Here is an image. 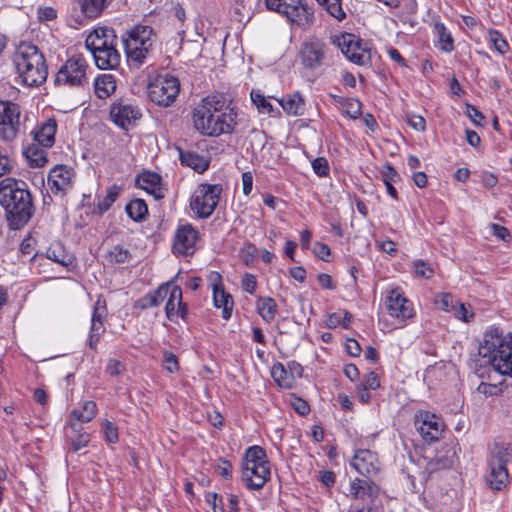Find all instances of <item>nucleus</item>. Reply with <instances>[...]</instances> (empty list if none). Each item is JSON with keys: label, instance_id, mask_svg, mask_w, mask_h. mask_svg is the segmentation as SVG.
<instances>
[{"label": "nucleus", "instance_id": "1", "mask_svg": "<svg viewBox=\"0 0 512 512\" xmlns=\"http://www.w3.org/2000/svg\"><path fill=\"white\" fill-rule=\"evenodd\" d=\"M192 121L194 128L201 135L219 137L235 132L238 126V112L232 100L224 94H211L196 105Z\"/></svg>", "mask_w": 512, "mask_h": 512}, {"label": "nucleus", "instance_id": "2", "mask_svg": "<svg viewBox=\"0 0 512 512\" xmlns=\"http://www.w3.org/2000/svg\"><path fill=\"white\" fill-rule=\"evenodd\" d=\"M0 205L6 213L10 229L24 227L34 214V205L27 184L7 177L0 181Z\"/></svg>", "mask_w": 512, "mask_h": 512}, {"label": "nucleus", "instance_id": "3", "mask_svg": "<svg viewBox=\"0 0 512 512\" xmlns=\"http://www.w3.org/2000/svg\"><path fill=\"white\" fill-rule=\"evenodd\" d=\"M478 353L496 372L512 377V332L504 333L498 327L488 328Z\"/></svg>", "mask_w": 512, "mask_h": 512}, {"label": "nucleus", "instance_id": "4", "mask_svg": "<svg viewBox=\"0 0 512 512\" xmlns=\"http://www.w3.org/2000/svg\"><path fill=\"white\" fill-rule=\"evenodd\" d=\"M13 64L24 85L38 86L47 78L45 58L32 43L22 42L18 45L13 55Z\"/></svg>", "mask_w": 512, "mask_h": 512}, {"label": "nucleus", "instance_id": "5", "mask_svg": "<svg viewBox=\"0 0 512 512\" xmlns=\"http://www.w3.org/2000/svg\"><path fill=\"white\" fill-rule=\"evenodd\" d=\"M155 40L152 27L135 25L122 35L124 51L129 62L140 67L148 57Z\"/></svg>", "mask_w": 512, "mask_h": 512}, {"label": "nucleus", "instance_id": "6", "mask_svg": "<svg viewBox=\"0 0 512 512\" xmlns=\"http://www.w3.org/2000/svg\"><path fill=\"white\" fill-rule=\"evenodd\" d=\"M270 474L265 450L257 445L249 447L242 465V477L246 486L252 490H260L270 478Z\"/></svg>", "mask_w": 512, "mask_h": 512}, {"label": "nucleus", "instance_id": "7", "mask_svg": "<svg viewBox=\"0 0 512 512\" xmlns=\"http://www.w3.org/2000/svg\"><path fill=\"white\" fill-rule=\"evenodd\" d=\"M266 7L284 15L294 26L303 31L309 30L315 23L314 9L303 0H265Z\"/></svg>", "mask_w": 512, "mask_h": 512}, {"label": "nucleus", "instance_id": "8", "mask_svg": "<svg viewBox=\"0 0 512 512\" xmlns=\"http://www.w3.org/2000/svg\"><path fill=\"white\" fill-rule=\"evenodd\" d=\"M266 7L284 15L294 26L303 31L309 30L315 23L314 9L303 0H265Z\"/></svg>", "mask_w": 512, "mask_h": 512}, {"label": "nucleus", "instance_id": "9", "mask_svg": "<svg viewBox=\"0 0 512 512\" xmlns=\"http://www.w3.org/2000/svg\"><path fill=\"white\" fill-rule=\"evenodd\" d=\"M223 189L219 184L201 183L190 197V209L199 219L209 218L215 211Z\"/></svg>", "mask_w": 512, "mask_h": 512}, {"label": "nucleus", "instance_id": "10", "mask_svg": "<svg viewBox=\"0 0 512 512\" xmlns=\"http://www.w3.org/2000/svg\"><path fill=\"white\" fill-rule=\"evenodd\" d=\"M512 459V449L508 446L496 445L489 460L490 472L486 481L493 490H501L509 483L507 464Z\"/></svg>", "mask_w": 512, "mask_h": 512}, {"label": "nucleus", "instance_id": "11", "mask_svg": "<svg viewBox=\"0 0 512 512\" xmlns=\"http://www.w3.org/2000/svg\"><path fill=\"white\" fill-rule=\"evenodd\" d=\"M179 91L180 82L178 78L169 74L158 75L147 87L149 99L161 107L171 106L175 102Z\"/></svg>", "mask_w": 512, "mask_h": 512}, {"label": "nucleus", "instance_id": "12", "mask_svg": "<svg viewBox=\"0 0 512 512\" xmlns=\"http://www.w3.org/2000/svg\"><path fill=\"white\" fill-rule=\"evenodd\" d=\"M88 64L82 55L70 57L58 70L55 83L65 86H84Z\"/></svg>", "mask_w": 512, "mask_h": 512}, {"label": "nucleus", "instance_id": "13", "mask_svg": "<svg viewBox=\"0 0 512 512\" xmlns=\"http://www.w3.org/2000/svg\"><path fill=\"white\" fill-rule=\"evenodd\" d=\"M385 307L388 314L397 321L399 327H404L407 321L415 316L413 303L405 297L399 287L387 291Z\"/></svg>", "mask_w": 512, "mask_h": 512}, {"label": "nucleus", "instance_id": "14", "mask_svg": "<svg viewBox=\"0 0 512 512\" xmlns=\"http://www.w3.org/2000/svg\"><path fill=\"white\" fill-rule=\"evenodd\" d=\"M299 57L305 68L310 70L318 69L326 61L327 46L323 40L309 37L301 44Z\"/></svg>", "mask_w": 512, "mask_h": 512}, {"label": "nucleus", "instance_id": "15", "mask_svg": "<svg viewBox=\"0 0 512 512\" xmlns=\"http://www.w3.org/2000/svg\"><path fill=\"white\" fill-rule=\"evenodd\" d=\"M20 126V108L10 101H0V139L4 142L13 141Z\"/></svg>", "mask_w": 512, "mask_h": 512}, {"label": "nucleus", "instance_id": "16", "mask_svg": "<svg viewBox=\"0 0 512 512\" xmlns=\"http://www.w3.org/2000/svg\"><path fill=\"white\" fill-rule=\"evenodd\" d=\"M414 424L421 437L428 442L437 441L445 427L441 417L426 410L416 412Z\"/></svg>", "mask_w": 512, "mask_h": 512}, {"label": "nucleus", "instance_id": "17", "mask_svg": "<svg viewBox=\"0 0 512 512\" xmlns=\"http://www.w3.org/2000/svg\"><path fill=\"white\" fill-rule=\"evenodd\" d=\"M338 46L346 58L357 65H367L371 61V49L353 34L341 35L338 38Z\"/></svg>", "mask_w": 512, "mask_h": 512}, {"label": "nucleus", "instance_id": "18", "mask_svg": "<svg viewBox=\"0 0 512 512\" xmlns=\"http://www.w3.org/2000/svg\"><path fill=\"white\" fill-rule=\"evenodd\" d=\"M199 232L189 223L178 226L174 234L173 252L178 255H191L195 252Z\"/></svg>", "mask_w": 512, "mask_h": 512}, {"label": "nucleus", "instance_id": "19", "mask_svg": "<svg viewBox=\"0 0 512 512\" xmlns=\"http://www.w3.org/2000/svg\"><path fill=\"white\" fill-rule=\"evenodd\" d=\"M74 171L65 165H56L48 175V184L54 195L63 196L73 186Z\"/></svg>", "mask_w": 512, "mask_h": 512}, {"label": "nucleus", "instance_id": "20", "mask_svg": "<svg viewBox=\"0 0 512 512\" xmlns=\"http://www.w3.org/2000/svg\"><path fill=\"white\" fill-rule=\"evenodd\" d=\"M350 464L358 473L365 477L375 475L380 470V462L377 455L367 449L357 450Z\"/></svg>", "mask_w": 512, "mask_h": 512}, {"label": "nucleus", "instance_id": "21", "mask_svg": "<svg viewBox=\"0 0 512 512\" xmlns=\"http://www.w3.org/2000/svg\"><path fill=\"white\" fill-rule=\"evenodd\" d=\"M117 37L114 29L109 27H98L94 29L85 40L86 47L91 53L109 49L110 47L116 46Z\"/></svg>", "mask_w": 512, "mask_h": 512}, {"label": "nucleus", "instance_id": "22", "mask_svg": "<svg viewBox=\"0 0 512 512\" xmlns=\"http://www.w3.org/2000/svg\"><path fill=\"white\" fill-rule=\"evenodd\" d=\"M210 280L213 281V302L216 308L222 309V317L228 320L233 311L234 301L232 296L227 293L222 286L221 276L217 272H212Z\"/></svg>", "mask_w": 512, "mask_h": 512}, {"label": "nucleus", "instance_id": "23", "mask_svg": "<svg viewBox=\"0 0 512 512\" xmlns=\"http://www.w3.org/2000/svg\"><path fill=\"white\" fill-rule=\"evenodd\" d=\"M168 300L165 305V313L170 321L176 320L178 317L185 319L188 310L186 304L182 301V290L179 286L169 282Z\"/></svg>", "mask_w": 512, "mask_h": 512}, {"label": "nucleus", "instance_id": "24", "mask_svg": "<svg viewBox=\"0 0 512 512\" xmlns=\"http://www.w3.org/2000/svg\"><path fill=\"white\" fill-rule=\"evenodd\" d=\"M106 314L107 310L105 302H101V300H98L94 305L91 317V326L89 332V347L91 349H96L101 336L105 332L104 321L106 318Z\"/></svg>", "mask_w": 512, "mask_h": 512}, {"label": "nucleus", "instance_id": "25", "mask_svg": "<svg viewBox=\"0 0 512 512\" xmlns=\"http://www.w3.org/2000/svg\"><path fill=\"white\" fill-rule=\"evenodd\" d=\"M380 492L379 486L369 480L355 478L350 482L349 496L353 499L373 503Z\"/></svg>", "mask_w": 512, "mask_h": 512}, {"label": "nucleus", "instance_id": "26", "mask_svg": "<svg viewBox=\"0 0 512 512\" xmlns=\"http://www.w3.org/2000/svg\"><path fill=\"white\" fill-rule=\"evenodd\" d=\"M135 182L138 188L145 190L156 200L164 198L165 189L162 186L161 177L157 173L143 172L137 176Z\"/></svg>", "mask_w": 512, "mask_h": 512}, {"label": "nucleus", "instance_id": "27", "mask_svg": "<svg viewBox=\"0 0 512 512\" xmlns=\"http://www.w3.org/2000/svg\"><path fill=\"white\" fill-rule=\"evenodd\" d=\"M111 115L116 125L128 129L141 117V112L133 105L119 104L112 108Z\"/></svg>", "mask_w": 512, "mask_h": 512}, {"label": "nucleus", "instance_id": "28", "mask_svg": "<svg viewBox=\"0 0 512 512\" xmlns=\"http://www.w3.org/2000/svg\"><path fill=\"white\" fill-rule=\"evenodd\" d=\"M57 131V123L54 119L46 120L34 132V141L36 144L44 148H50L55 142V134Z\"/></svg>", "mask_w": 512, "mask_h": 512}, {"label": "nucleus", "instance_id": "29", "mask_svg": "<svg viewBox=\"0 0 512 512\" xmlns=\"http://www.w3.org/2000/svg\"><path fill=\"white\" fill-rule=\"evenodd\" d=\"M96 66L102 70L114 69L120 64V54L116 46L92 53Z\"/></svg>", "mask_w": 512, "mask_h": 512}, {"label": "nucleus", "instance_id": "30", "mask_svg": "<svg viewBox=\"0 0 512 512\" xmlns=\"http://www.w3.org/2000/svg\"><path fill=\"white\" fill-rule=\"evenodd\" d=\"M97 414V406L93 401H85L81 409H73L69 415L70 426L76 431L78 423H88Z\"/></svg>", "mask_w": 512, "mask_h": 512}, {"label": "nucleus", "instance_id": "31", "mask_svg": "<svg viewBox=\"0 0 512 512\" xmlns=\"http://www.w3.org/2000/svg\"><path fill=\"white\" fill-rule=\"evenodd\" d=\"M456 460V450L451 445H445L429 462L428 467L431 472L441 469L451 468Z\"/></svg>", "mask_w": 512, "mask_h": 512}, {"label": "nucleus", "instance_id": "32", "mask_svg": "<svg viewBox=\"0 0 512 512\" xmlns=\"http://www.w3.org/2000/svg\"><path fill=\"white\" fill-rule=\"evenodd\" d=\"M168 292H170L169 282L159 286L158 289L155 290L153 293H149V294L143 296L139 300L138 306L141 309H148V308L156 307L164 301V299L168 295Z\"/></svg>", "mask_w": 512, "mask_h": 512}, {"label": "nucleus", "instance_id": "33", "mask_svg": "<svg viewBox=\"0 0 512 512\" xmlns=\"http://www.w3.org/2000/svg\"><path fill=\"white\" fill-rule=\"evenodd\" d=\"M24 155L30 167L40 168L47 163V153L45 148L39 144L32 143L24 150Z\"/></svg>", "mask_w": 512, "mask_h": 512}, {"label": "nucleus", "instance_id": "34", "mask_svg": "<svg viewBox=\"0 0 512 512\" xmlns=\"http://www.w3.org/2000/svg\"><path fill=\"white\" fill-rule=\"evenodd\" d=\"M95 93L98 98L105 99L116 90V80L111 74H102L96 78Z\"/></svg>", "mask_w": 512, "mask_h": 512}, {"label": "nucleus", "instance_id": "35", "mask_svg": "<svg viewBox=\"0 0 512 512\" xmlns=\"http://www.w3.org/2000/svg\"><path fill=\"white\" fill-rule=\"evenodd\" d=\"M433 33L437 38L439 49L441 51L450 53L454 50L453 37L443 23H435L433 27Z\"/></svg>", "mask_w": 512, "mask_h": 512}, {"label": "nucleus", "instance_id": "36", "mask_svg": "<svg viewBox=\"0 0 512 512\" xmlns=\"http://www.w3.org/2000/svg\"><path fill=\"white\" fill-rule=\"evenodd\" d=\"M258 314L266 323H271L277 313L276 301L271 297H259L256 301Z\"/></svg>", "mask_w": 512, "mask_h": 512}, {"label": "nucleus", "instance_id": "37", "mask_svg": "<svg viewBox=\"0 0 512 512\" xmlns=\"http://www.w3.org/2000/svg\"><path fill=\"white\" fill-rule=\"evenodd\" d=\"M283 110L288 115H302L304 112V100L299 93L287 95L279 100Z\"/></svg>", "mask_w": 512, "mask_h": 512}, {"label": "nucleus", "instance_id": "38", "mask_svg": "<svg viewBox=\"0 0 512 512\" xmlns=\"http://www.w3.org/2000/svg\"><path fill=\"white\" fill-rule=\"evenodd\" d=\"M180 160L183 165L191 167L199 173L207 170L209 166V161L206 157L201 156L197 152L193 151L181 152Z\"/></svg>", "mask_w": 512, "mask_h": 512}, {"label": "nucleus", "instance_id": "39", "mask_svg": "<svg viewBox=\"0 0 512 512\" xmlns=\"http://www.w3.org/2000/svg\"><path fill=\"white\" fill-rule=\"evenodd\" d=\"M121 192V187L114 184L107 188L106 194L104 197L100 198L98 197L97 204L94 208V212L102 215L106 211L110 209L112 204L116 201V199L119 197Z\"/></svg>", "mask_w": 512, "mask_h": 512}, {"label": "nucleus", "instance_id": "40", "mask_svg": "<svg viewBox=\"0 0 512 512\" xmlns=\"http://www.w3.org/2000/svg\"><path fill=\"white\" fill-rule=\"evenodd\" d=\"M81 12L87 18L98 17L107 6V0H77Z\"/></svg>", "mask_w": 512, "mask_h": 512}, {"label": "nucleus", "instance_id": "41", "mask_svg": "<svg viewBox=\"0 0 512 512\" xmlns=\"http://www.w3.org/2000/svg\"><path fill=\"white\" fill-rule=\"evenodd\" d=\"M125 211L132 220L141 222L148 215V206L144 200L138 198L130 201L126 205Z\"/></svg>", "mask_w": 512, "mask_h": 512}, {"label": "nucleus", "instance_id": "42", "mask_svg": "<svg viewBox=\"0 0 512 512\" xmlns=\"http://www.w3.org/2000/svg\"><path fill=\"white\" fill-rule=\"evenodd\" d=\"M271 376L280 387H291L292 379L282 363H275L272 366Z\"/></svg>", "mask_w": 512, "mask_h": 512}, {"label": "nucleus", "instance_id": "43", "mask_svg": "<svg viewBox=\"0 0 512 512\" xmlns=\"http://www.w3.org/2000/svg\"><path fill=\"white\" fill-rule=\"evenodd\" d=\"M489 44L501 55H504L509 50V45L503 35L497 30L488 31Z\"/></svg>", "mask_w": 512, "mask_h": 512}, {"label": "nucleus", "instance_id": "44", "mask_svg": "<svg viewBox=\"0 0 512 512\" xmlns=\"http://www.w3.org/2000/svg\"><path fill=\"white\" fill-rule=\"evenodd\" d=\"M341 1L342 0H317V2L323 6L332 17L339 21L346 17Z\"/></svg>", "mask_w": 512, "mask_h": 512}, {"label": "nucleus", "instance_id": "45", "mask_svg": "<svg viewBox=\"0 0 512 512\" xmlns=\"http://www.w3.org/2000/svg\"><path fill=\"white\" fill-rule=\"evenodd\" d=\"M47 258L61 264L62 266H67L71 262V257L64 251L61 245H51L47 249Z\"/></svg>", "mask_w": 512, "mask_h": 512}, {"label": "nucleus", "instance_id": "46", "mask_svg": "<svg viewBox=\"0 0 512 512\" xmlns=\"http://www.w3.org/2000/svg\"><path fill=\"white\" fill-rule=\"evenodd\" d=\"M250 96L259 113L273 114L274 108L272 104L260 92L252 91Z\"/></svg>", "mask_w": 512, "mask_h": 512}, {"label": "nucleus", "instance_id": "47", "mask_svg": "<svg viewBox=\"0 0 512 512\" xmlns=\"http://www.w3.org/2000/svg\"><path fill=\"white\" fill-rule=\"evenodd\" d=\"M131 257V254L128 249L124 248L121 245L114 246L108 252V260L114 263H125L128 262Z\"/></svg>", "mask_w": 512, "mask_h": 512}, {"label": "nucleus", "instance_id": "48", "mask_svg": "<svg viewBox=\"0 0 512 512\" xmlns=\"http://www.w3.org/2000/svg\"><path fill=\"white\" fill-rule=\"evenodd\" d=\"M456 302L450 293H441L435 299L436 307L445 312H452Z\"/></svg>", "mask_w": 512, "mask_h": 512}, {"label": "nucleus", "instance_id": "49", "mask_svg": "<svg viewBox=\"0 0 512 512\" xmlns=\"http://www.w3.org/2000/svg\"><path fill=\"white\" fill-rule=\"evenodd\" d=\"M451 313H453L456 319L464 322H469L474 318V312L470 306H466L464 303L456 302Z\"/></svg>", "mask_w": 512, "mask_h": 512}, {"label": "nucleus", "instance_id": "50", "mask_svg": "<svg viewBox=\"0 0 512 512\" xmlns=\"http://www.w3.org/2000/svg\"><path fill=\"white\" fill-rule=\"evenodd\" d=\"M413 268H414V273L417 277H421L424 279H430L434 275L433 267L429 263H427L423 260L414 261Z\"/></svg>", "mask_w": 512, "mask_h": 512}, {"label": "nucleus", "instance_id": "51", "mask_svg": "<svg viewBox=\"0 0 512 512\" xmlns=\"http://www.w3.org/2000/svg\"><path fill=\"white\" fill-rule=\"evenodd\" d=\"M102 428L104 431L105 440L108 443L114 444V443L118 442V440H119L118 429L112 422L105 420L102 423Z\"/></svg>", "mask_w": 512, "mask_h": 512}, {"label": "nucleus", "instance_id": "52", "mask_svg": "<svg viewBox=\"0 0 512 512\" xmlns=\"http://www.w3.org/2000/svg\"><path fill=\"white\" fill-rule=\"evenodd\" d=\"M163 366L170 373L177 372L179 370V362L176 355L170 351H164Z\"/></svg>", "mask_w": 512, "mask_h": 512}, {"label": "nucleus", "instance_id": "53", "mask_svg": "<svg viewBox=\"0 0 512 512\" xmlns=\"http://www.w3.org/2000/svg\"><path fill=\"white\" fill-rule=\"evenodd\" d=\"M206 501L212 508L213 512H225L223 498L215 492L206 494Z\"/></svg>", "mask_w": 512, "mask_h": 512}, {"label": "nucleus", "instance_id": "54", "mask_svg": "<svg viewBox=\"0 0 512 512\" xmlns=\"http://www.w3.org/2000/svg\"><path fill=\"white\" fill-rule=\"evenodd\" d=\"M344 107L346 115L352 119H357L361 115V103L356 99H348Z\"/></svg>", "mask_w": 512, "mask_h": 512}, {"label": "nucleus", "instance_id": "55", "mask_svg": "<svg viewBox=\"0 0 512 512\" xmlns=\"http://www.w3.org/2000/svg\"><path fill=\"white\" fill-rule=\"evenodd\" d=\"M312 168L319 177H325L329 174L328 161L324 157H318L312 161Z\"/></svg>", "mask_w": 512, "mask_h": 512}, {"label": "nucleus", "instance_id": "56", "mask_svg": "<svg viewBox=\"0 0 512 512\" xmlns=\"http://www.w3.org/2000/svg\"><path fill=\"white\" fill-rule=\"evenodd\" d=\"M241 253H242V260H243L244 264L248 267H251L253 265L256 255H257L256 246L252 243H248L241 250Z\"/></svg>", "mask_w": 512, "mask_h": 512}, {"label": "nucleus", "instance_id": "57", "mask_svg": "<svg viewBox=\"0 0 512 512\" xmlns=\"http://www.w3.org/2000/svg\"><path fill=\"white\" fill-rule=\"evenodd\" d=\"M242 289L248 294H254L257 288V280L253 274H244L241 281Z\"/></svg>", "mask_w": 512, "mask_h": 512}, {"label": "nucleus", "instance_id": "58", "mask_svg": "<svg viewBox=\"0 0 512 512\" xmlns=\"http://www.w3.org/2000/svg\"><path fill=\"white\" fill-rule=\"evenodd\" d=\"M490 232L493 236L503 241H509L511 237L506 227L496 223L490 225Z\"/></svg>", "mask_w": 512, "mask_h": 512}, {"label": "nucleus", "instance_id": "59", "mask_svg": "<svg viewBox=\"0 0 512 512\" xmlns=\"http://www.w3.org/2000/svg\"><path fill=\"white\" fill-rule=\"evenodd\" d=\"M407 123L414 130L422 132L426 128L425 119L420 115H411L407 118Z\"/></svg>", "mask_w": 512, "mask_h": 512}, {"label": "nucleus", "instance_id": "60", "mask_svg": "<svg viewBox=\"0 0 512 512\" xmlns=\"http://www.w3.org/2000/svg\"><path fill=\"white\" fill-rule=\"evenodd\" d=\"M217 473L225 479H229L232 476V465L229 461L220 459L216 466Z\"/></svg>", "mask_w": 512, "mask_h": 512}, {"label": "nucleus", "instance_id": "61", "mask_svg": "<svg viewBox=\"0 0 512 512\" xmlns=\"http://www.w3.org/2000/svg\"><path fill=\"white\" fill-rule=\"evenodd\" d=\"M398 172L389 164L385 165L382 171V179L384 183L396 182L399 179Z\"/></svg>", "mask_w": 512, "mask_h": 512}, {"label": "nucleus", "instance_id": "62", "mask_svg": "<svg viewBox=\"0 0 512 512\" xmlns=\"http://www.w3.org/2000/svg\"><path fill=\"white\" fill-rule=\"evenodd\" d=\"M313 252L318 258L324 261H328V257L331 254L329 246L321 242H316L314 244Z\"/></svg>", "mask_w": 512, "mask_h": 512}, {"label": "nucleus", "instance_id": "63", "mask_svg": "<svg viewBox=\"0 0 512 512\" xmlns=\"http://www.w3.org/2000/svg\"><path fill=\"white\" fill-rule=\"evenodd\" d=\"M89 435L86 433H79L76 438L72 439V449L74 452L86 447L89 443Z\"/></svg>", "mask_w": 512, "mask_h": 512}, {"label": "nucleus", "instance_id": "64", "mask_svg": "<svg viewBox=\"0 0 512 512\" xmlns=\"http://www.w3.org/2000/svg\"><path fill=\"white\" fill-rule=\"evenodd\" d=\"M37 14L41 21H51L57 17V12L52 7H40Z\"/></svg>", "mask_w": 512, "mask_h": 512}]
</instances>
